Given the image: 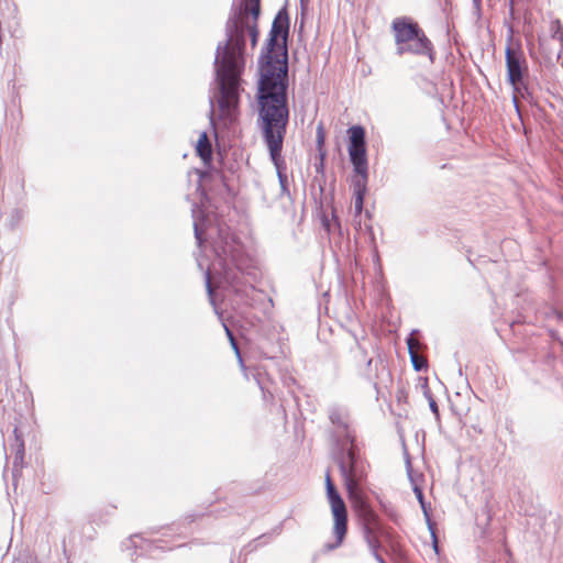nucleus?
Listing matches in <instances>:
<instances>
[{
  "instance_id": "9b49d317",
  "label": "nucleus",
  "mask_w": 563,
  "mask_h": 563,
  "mask_svg": "<svg viewBox=\"0 0 563 563\" xmlns=\"http://www.w3.org/2000/svg\"><path fill=\"white\" fill-rule=\"evenodd\" d=\"M412 365L416 369L420 371L427 366V360L419 353L410 354Z\"/></svg>"
},
{
  "instance_id": "2eb2a0df",
  "label": "nucleus",
  "mask_w": 563,
  "mask_h": 563,
  "mask_svg": "<svg viewBox=\"0 0 563 563\" xmlns=\"http://www.w3.org/2000/svg\"><path fill=\"white\" fill-rule=\"evenodd\" d=\"M430 407L433 412L438 413V405L433 399L430 401Z\"/></svg>"
},
{
  "instance_id": "7ed1b4c3",
  "label": "nucleus",
  "mask_w": 563,
  "mask_h": 563,
  "mask_svg": "<svg viewBox=\"0 0 563 563\" xmlns=\"http://www.w3.org/2000/svg\"><path fill=\"white\" fill-rule=\"evenodd\" d=\"M339 467L351 506L363 523L366 541L378 562L385 563L378 554V549L382 547L383 540L390 538V531L383 525L369 503L367 465L360 457L356 445L351 444L347 450V462H341Z\"/></svg>"
},
{
  "instance_id": "0eeeda50",
  "label": "nucleus",
  "mask_w": 563,
  "mask_h": 563,
  "mask_svg": "<svg viewBox=\"0 0 563 563\" xmlns=\"http://www.w3.org/2000/svg\"><path fill=\"white\" fill-rule=\"evenodd\" d=\"M507 79L514 88V101L517 102L518 95L523 96L525 75L527 74V63L520 48L507 46L506 52Z\"/></svg>"
},
{
  "instance_id": "423d86ee",
  "label": "nucleus",
  "mask_w": 563,
  "mask_h": 563,
  "mask_svg": "<svg viewBox=\"0 0 563 563\" xmlns=\"http://www.w3.org/2000/svg\"><path fill=\"white\" fill-rule=\"evenodd\" d=\"M324 482H325L327 499H328V503L330 506L332 520H333L332 533L335 539L334 544H332L329 548L335 549L343 543V541L346 537L349 515H347L346 505L332 481L330 470H328L325 472Z\"/></svg>"
},
{
  "instance_id": "ddd939ff",
  "label": "nucleus",
  "mask_w": 563,
  "mask_h": 563,
  "mask_svg": "<svg viewBox=\"0 0 563 563\" xmlns=\"http://www.w3.org/2000/svg\"><path fill=\"white\" fill-rule=\"evenodd\" d=\"M224 329H225L227 335H228V338H229V340H230V342H231V344H232L233 349H234V350H235V352L239 354V347H238V344H236V342H235V339H234V336H233V334H232L231 330H230L228 327H224Z\"/></svg>"
},
{
  "instance_id": "4468645a",
  "label": "nucleus",
  "mask_w": 563,
  "mask_h": 563,
  "mask_svg": "<svg viewBox=\"0 0 563 563\" xmlns=\"http://www.w3.org/2000/svg\"><path fill=\"white\" fill-rule=\"evenodd\" d=\"M417 497L420 501V504L423 506V494L420 489L416 488Z\"/></svg>"
},
{
  "instance_id": "6e6552de",
  "label": "nucleus",
  "mask_w": 563,
  "mask_h": 563,
  "mask_svg": "<svg viewBox=\"0 0 563 563\" xmlns=\"http://www.w3.org/2000/svg\"><path fill=\"white\" fill-rule=\"evenodd\" d=\"M550 35L541 34L538 38L539 53L547 62L559 58L563 49V30L560 20H552L549 25Z\"/></svg>"
},
{
  "instance_id": "f03ea898",
  "label": "nucleus",
  "mask_w": 563,
  "mask_h": 563,
  "mask_svg": "<svg viewBox=\"0 0 563 563\" xmlns=\"http://www.w3.org/2000/svg\"><path fill=\"white\" fill-rule=\"evenodd\" d=\"M261 0H241L236 12L230 20L231 36L218 58L217 70L220 96L218 99L220 118L232 122L236 119L239 104L240 75L244 66L243 51L245 33L255 47L258 38V18Z\"/></svg>"
},
{
  "instance_id": "39448f33",
  "label": "nucleus",
  "mask_w": 563,
  "mask_h": 563,
  "mask_svg": "<svg viewBox=\"0 0 563 563\" xmlns=\"http://www.w3.org/2000/svg\"><path fill=\"white\" fill-rule=\"evenodd\" d=\"M398 54L431 55L432 44L417 22L409 18H396L391 22Z\"/></svg>"
},
{
  "instance_id": "f257e3e1",
  "label": "nucleus",
  "mask_w": 563,
  "mask_h": 563,
  "mask_svg": "<svg viewBox=\"0 0 563 563\" xmlns=\"http://www.w3.org/2000/svg\"><path fill=\"white\" fill-rule=\"evenodd\" d=\"M289 22L280 12L275 16L268 40L267 60L261 67L258 82L260 120L264 140L273 162L280 159L284 137L289 119L287 104L288 66L286 41Z\"/></svg>"
},
{
  "instance_id": "9d476101",
  "label": "nucleus",
  "mask_w": 563,
  "mask_h": 563,
  "mask_svg": "<svg viewBox=\"0 0 563 563\" xmlns=\"http://www.w3.org/2000/svg\"><path fill=\"white\" fill-rule=\"evenodd\" d=\"M407 345L409 354L419 353L421 349V343L419 339L412 333L407 339Z\"/></svg>"
},
{
  "instance_id": "20e7f679",
  "label": "nucleus",
  "mask_w": 563,
  "mask_h": 563,
  "mask_svg": "<svg viewBox=\"0 0 563 563\" xmlns=\"http://www.w3.org/2000/svg\"><path fill=\"white\" fill-rule=\"evenodd\" d=\"M349 155L353 165L352 188L355 216L363 211L364 197L367 190L368 165L366 155L365 130L361 125H353L347 130Z\"/></svg>"
},
{
  "instance_id": "1a4fd4ad",
  "label": "nucleus",
  "mask_w": 563,
  "mask_h": 563,
  "mask_svg": "<svg viewBox=\"0 0 563 563\" xmlns=\"http://www.w3.org/2000/svg\"><path fill=\"white\" fill-rule=\"evenodd\" d=\"M196 153L203 163H209L212 158V146L206 132L199 134Z\"/></svg>"
},
{
  "instance_id": "f8f14e48",
  "label": "nucleus",
  "mask_w": 563,
  "mask_h": 563,
  "mask_svg": "<svg viewBox=\"0 0 563 563\" xmlns=\"http://www.w3.org/2000/svg\"><path fill=\"white\" fill-rule=\"evenodd\" d=\"M324 139H325V135H324V130H323V126L322 125H319L317 128V142H318V146L319 148H321L324 144Z\"/></svg>"
}]
</instances>
